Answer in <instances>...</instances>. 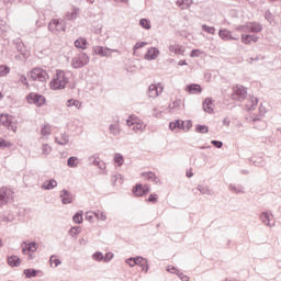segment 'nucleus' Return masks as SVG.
Listing matches in <instances>:
<instances>
[{"instance_id": "27", "label": "nucleus", "mask_w": 281, "mask_h": 281, "mask_svg": "<svg viewBox=\"0 0 281 281\" xmlns=\"http://www.w3.org/2000/svg\"><path fill=\"white\" fill-rule=\"evenodd\" d=\"M109 131L111 135H113L114 137H117L122 133V130L120 128V124H111L109 126Z\"/></svg>"}, {"instance_id": "36", "label": "nucleus", "mask_w": 281, "mask_h": 281, "mask_svg": "<svg viewBox=\"0 0 281 281\" xmlns=\"http://www.w3.org/2000/svg\"><path fill=\"white\" fill-rule=\"evenodd\" d=\"M195 133H201V134H205V133H210V127H207L206 125H195Z\"/></svg>"}, {"instance_id": "44", "label": "nucleus", "mask_w": 281, "mask_h": 281, "mask_svg": "<svg viewBox=\"0 0 281 281\" xmlns=\"http://www.w3.org/2000/svg\"><path fill=\"white\" fill-rule=\"evenodd\" d=\"M241 43H244V45H251V34H243Z\"/></svg>"}, {"instance_id": "50", "label": "nucleus", "mask_w": 281, "mask_h": 281, "mask_svg": "<svg viewBox=\"0 0 281 281\" xmlns=\"http://www.w3.org/2000/svg\"><path fill=\"white\" fill-rule=\"evenodd\" d=\"M157 199H159V195H157L156 193H151V194H149L147 201L149 203H157Z\"/></svg>"}, {"instance_id": "22", "label": "nucleus", "mask_w": 281, "mask_h": 281, "mask_svg": "<svg viewBox=\"0 0 281 281\" xmlns=\"http://www.w3.org/2000/svg\"><path fill=\"white\" fill-rule=\"evenodd\" d=\"M58 186V181L56 179L46 180L41 186L42 190H54Z\"/></svg>"}, {"instance_id": "64", "label": "nucleus", "mask_w": 281, "mask_h": 281, "mask_svg": "<svg viewBox=\"0 0 281 281\" xmlns=\"http://www.w3.org/2000/svg\"><path fill=\"white\" fill-rule=\"evenodd\" d=\"M254 166H260V167H262V166H265V161H257V160H254Z\"/></svg>"}, {"instance_id": "26", "label": "nucleus", "mask_w": 281, "mask_h": 281, "mask_svg": "<svg viewBox=\"0 0 281 281\" xmlns=\"http://www.w3.org/2000/svg\"><path fill=\"white\" fill-rule=\"evenodd\" d=\"M14 221V213L8 212L4 213L2 216H0V222L1 223H12Z\"/></svg>"}, {"instance_id": "40", "label": "nucleus", "mask_w": 281, "mask_h": 281, "mask_svg": "<svg viewBox=\"0 0 281 281\" xmlns=\"http://www.w3.org/2000/svg\"><path fill=\"white\" fill-rule=\"evenodd\" d=\"M203 32H206V34H216V27L214 26H207V24L202 25Z\"/></svg>"}, {"instance_id": "41", "label": "nucleus", "mask_w": 281, "mask_h": 281, "mask_svg": "<svg viewBox=\"0 0 281 281\" xmlns=\"http://www.w3.org/2000/svg\"><path fill=\"white\" fill-rule=\"evenodd\" d=\"M80 232H82V228L80 226H74L69 231V236H71L74 238V236H78V234H80Z\"/></svg>"}, {"instance_id": "33", "label": "nucleus", "mask_w": 281, "mask_h": 281, "mask_svg": "<svg viewBox=\"0 0 281 281\" xmlns=\"http://www.w3.org/2000/svg\"><path fill=\"white\" fill-rule=\"evenodd\" d=\"M249 102L250 103H248L246 105V108L248 111H254L256 109V106H258V98L252 97Z\"/></svg>"}, {"instance_id": "34", "label": "nucleus", "mask_w": 281, "mask_h": 281, "mask_svg": "<svg viewBox=\"0 0 281 281\" xmlns=\"http://www.w3.org/2000/svg\"><path fill=\"white\" fill-rule=\"evenodd\" d=\"M229 190L232 192H235V194H245V191L243 190V187H240V186L231 184Z\"/></svg>"}, {"instance_id": "23", "label": "nucleus", "mask_w": 281, "mask_h": 281, "mask_svg": "<svg viewBox=\"0 0 281 281\" xmlns=\"http://www.w3.org/2000/svg\"><path fill=\"white\" fill-rule=\"evenodd\" d=\"M55 142L59 146H67L69 144V134L63 133L60 137H55Z\"/></svg>"}, {"instance_id": "42", "label": "nucleus", "mask_w": 281, "mask_h": 281, "mask_svg": "<svg viewBox=\"0 0 281 281\" xmlns=\"http://www.w3.org/2000/svg\"><path fill=\"white\" fill-rule=\"evenodd\" d=\"M181 106V100H176L171 104H169V111L172 113L175 110Z\"/></svg>"}, {"instance_id": "55", "label": "nucleus", "mask_w": 281, "mask_h": 281, "mask_svg": "<svg viewBox=\"0 0 281 281\" xmlns=\"http://www.w3.org/2000/svg\"><path fill=\"white\" fill-rule=\"evenodd\" d=\"M211 144L215 146V148H223V142L221 140H211Z\"/></svg>"}, {"instance_id": "58", "label": "nucleus", "mask_w": 281, "mask_h": 281, "mask_svg": "<svg viewBox=\"0 0 281 281\" xmlns=\"http://www.w3.org/2000/svg\"><path fill=\"white\" fill-rule=\"evenodd\" d=\"M199 54H201V50L199 49H193L190 54L191 58H196L199 57Z\"/></svg>"}, {"instance_id": "18", "label": "nucleus", "mask_w": 281, "mask_h": 281, "mask_svg": "<svg viewBox=\"0 0 281 281\" xmlns=\"http://www.w3.org/2000/svg\"><path fill=\"white\" fill-rule=\"evenodd\" d=\"M214 101L212 100V98H206L203 103H202V108L203 111H205V113H214Z\"/></svg>"}, {"instance_id": "43", "label": "nucleus", "mask_w": 281, "mask_h": 281, "mask_svg": "<svg viewBox=\"0 0 281 281\" xmlns=\"http://www.w3.org/2000/svg\"><path fill=\"white\" fill-rule=\"evenodd\" d=\"M114 161L117 164V166H123L124 165V156L122 154H115L114 155Z\"/></svg>"}, {"instance_id": "53", "label": "nucleus", "mask_w": 281, "mask_h": 281, "mask_svg": "<svg viewBox=\"0 0 281 281\" xmlns=\"http://www.w3.org/2000/svg\"><path fill=\"white\" fill-rule=\"evenodd\" d=\"M14 43L16 45L18 52H23V43L21 42V40H15Z\"/></svg>"}, {"instance_id": "29", "label": "nucleus", "mask_w": 281, "mask_h": 281, "mask_svg": "<svg viewBox=\"0 0 281 281\" xmlns=\"http://www.w3.org/2000/svg\"><path fill=\"white\" fill-rule=\"evenodd\" d=\"M12 122V116L8 115V114H1L0 115V124H2V126H10V123Z\"/></svg>"}, {"instance_id": "45", "label": "nucleus", "mask_w": 281, "mask_h": 281, "mask_svg": "<svg viewBox=\"0 0 281 281\" xmlns=\"http://www.w3.org/2000/svg\"><path fill=\"white\" fill-rule=\"evenodd\" d=\"M139 25L140 27H144V30H150V21L147 19H140Z\"/></svg>"}, {"instance_id": "7", "label": "nucleus", "mask_w": 281, "mask_h": 281, "mask_svg": "<svg viewBox=\"0 0 281 281\" xmlns=\"http://www.w3.org/2000/svg\"><path fill=\"white\" fill-rule=\"evenodd\" d=\"M231 98L232 100H237V102H244V100H247V88L240 85L233 87Z\"/></svg>"}, {"instance_id": "51", "label": "nucleus", "mask_w": 281, "mask_h": 281, "mask_svg": "<svg viewBox=\"0 0 281 281\" xmlns=\"http://www.w3.org/2000/svg\"><path fill=\"white\" fill-rule=\"evenodd\" d=\"M19 82H22V85H24L26 88H30V83L27 82V77H25L24 75L20 76Z\"/></svg>"}, {"instance_id": "57", "label": "nucleus", "mask_w": 281, "mask_h": 281, "mask_svg": "<svg viewBox=\"0 0 281 281\" xmlns=\"http://www.w3.org/2000/svg\"><path fill=\"white\" fill-rule=\"evenodd\" d=\"M93 216H95V213H93V212H87L86 213V220L87 221H93Z\"/></svg>"}, {"instance_id": "63", "label": "nucleus", "mask_w": 281, "mask_h": 281, "mask_svg": "<svg viewBox=\"0 0 281 281\" xmlns=\"http://www.w3.org/2000/svg\"><path fill=\"white\" fill-rule=\"evenodd\" d=\"M258 38H260V37L250 34V43H251V42H252V43H258Z\"/></svg>"}, {"instance_id": "4", "label": "nucleus", "mask_w": 281, "mask_h": 281, "mask_svg": "<svg viewBox=\"0 0 281 281\" xmlns=\"http://www.w3.org/2000/svg\"><path fill=\"white\" fill-rule=\"evenodd\" d=\"M263 27L259 22H247L245 25H239L237 31L241 32H250L251 34H260Z\"/></svg>"}, {"instance_id": "19", "label": "nucleus", "mask_w": 281, "mask_h": 281, "mask_svg": "<svg viewBox=\"0 0 281 281\" xmlns=\"http://www.w3.org/2000/svg\"><path fill=\"white\" fill-rule=\"evenodd\" d=\"M169 52L171 54H176L177 56H183V54H186V49L179 44H171L169 46Z\"/></svg>"}, {"instance_id": "21", "label": "nucleus", "mask_w": 281, "mask_h": 281, "mask_svg": "<svg viewBox=\"0 0 281 281\" xmlns=\"http://www.w3.org/2000/svg\"><path fill=\"white\" fill-rule=\"evenodd\" d=\"M159 57V49L150 47L145 54V60H155Z\"/></svg>"}, {"instance_id": "39", "label": "nucleus", "mask_w": 281, "mask_h": 281, "mask_svg": "<svg viewBox=\"0 0 281 281\" xmlns=\"http://www.w3.org/2000/svg\"><path fill=\"white\" fill-rule=\"evenodd\" d=\"M41 134H42L44 137L47 136V135H50V134H52V125L45 124V125L42 127Z\"/></svg>"}, {"instance_id": "11", "label": "nucleus", "mask_w": 281, "mask_h": 281, "mask_svg": "<svg viewBox=\"0 0 281 281\" xmlns=\"http://www.w3.org/2000/svg\"><path fill=\"white\" fill-rule=\"evenodd\" d=\"M261 223H265L268 227H276V220H273V213L266 211L260 214Z\"/></svg>"}, {"instance_id": "59", "label": "nucleus", "mask_w": 281, "mask_h": 281, "mask_svg": "<svg viewBox=\"0 0 281 281\" xmlns=\"http://www.w3.org/2000/svg\"><path fill=\"white\" fill-rule=\"evenodd\" d=\"M7 128L9 131H13L14 133H16V125H14L12 121L10 122V125H7Z\"/></svg>"}, {"instance_id": "6", "label": "nucleus", "mask_w": 281, "mask_h": 281, "mask_svg": "<svg viewBox=\"0 0 281 281\" xmlns=\"http://www.w3.org/2000/svg\"><path fill=\"white\" fill-rule=\"evenodd\" d=\"M85 65H89V55L86 53H79L77 56L72 57L71 67L74 69H82Z\"/></svg>"}, {"instance_id": "10", "label": "nucleus", "mask_w": 281, "mask_h": 281, "mask_svg": "<svg viewBox=\"0 0 281 281\" xmlns=\"http://www.w3.org/2000/svg\"><path fill=\"white\" fill-rule=\"evenodd\" d=\"M132 192L135 194V196H146V194L150 193V186H143L142 183H137L133 188Z\"/></svg>"}, {"instance_id": "28", "label": "nucleus", "mask_w": 281, "mask_h": 281, "mask_svg": "<svg viewBox=\"0 0 281 281\" xmlns=\"http://www.w3.org/2000/svg\"><path fill=\"white\" fill-rule=\"evenodd\" d=\"M87 38L85 37H79L78 40L75 41V47L78 49H85L87 47Z\"/></svg>"}, {"instance_id": "13", "label": "nucleus", "mask_w": 281, "mask_h": 281, "mask_svg": "<svg viewBox=\"0 0 281 281\" xmlns=\"http://www.w3.org/2000/svg\"><path fill=\"white\" fill-rule=\"evenodd\" d=\"M63 205H69L74 203V193L69 192L67 189H63L59 194Z\"/></svg>"}, {"instance_id": "24", "label": "nucleus", "mask_w": 281, "mask_h": 281, "mask_svg": "<svg viewBox=\"0 0 281 281\" xmlns=\"http://www.w3.org/2000/svg\"><path fill=\"white\" fill-rule=\"evenodd\" d=\"M9 267H19V265H21V258H19V256H11V257H8V260H7Z\"/></svg>"}, {"instance_id": "5", "label": "nucleus", "mask_w": 281, "mask_h": 281, "mask_svg": "<svg viewBox=\"0 0 281 281\" xmlns=\"http://www.w3.org/2000/svg\"><path fill=\"white\" fill-rule=\"evenodd\" d=\"M13 201L14 192L12 191V189L2 187L0 189V207H3V205H8V203H12Z\"/></svg>"}, {"instance_id": "8", "label": "nucleus", "mask_w": 281, "mask_h": 281, "mask_svg": "<svg viewBox=\"0 0 281 281\" xmlns=\"http://www.w3.org/2000/svg\"><path fill=\"white\" fill-rule=\"evenodd\" d=\"M66 29H67V26L65 24V20H56V19H54L48 24V30L53 34H58L59 32H65Z\"/></svg>"}, {"instance_id": "12", "label": "nucleus", "mask_w": 281, "mask_h": 281, "mask_svg": "<svg viewBox=\"0 0 281 281\" xmlns=\"http://www.w3.org/2000/svg\"><path fill=\"white\" fill-rule=\"evenodd\" d=\"M161 93H164V87H161V85H150L147 91L148 98H158L159 95H161Z\"/></svg>"}, {"instance_id": "2", "label": "nucleus", "mask_w": 281, "mask_h": 281, "mask_svg": "<svg viewBox=\"0 0 281 281\" xmlns=\"http://www.w3.org/2000/svg\"><path fill=\"white\" fill-rule=\"evenodd\" d=\"M29 77L34 82H47V80H49V75L47 74V70L43 68H33L29 72Z\"/></svg>"}, {"instance_id": "46", "label": "nucleus", "mask_w": 281, "mask_h": 281, "mask_svg": "<svg viewBox=\"0 0 281 281\" xmlns=\"http://www.w3.org/2000/svg\"><path fill=\"white\" fill-rule=\"evenodd\" d=\"M92 258L97 261V262H102V260H104V255H102V252L97 251L92 255Z\"/></svg>"}, {"instance_id": "52", "label": "nucleus", "mask_w": 281, "mask_h": 281, "mask_svg": "<svg viewBox=\"0 0 281 281\" xmlns=\"http://www.w3.org/2000/svg\"><path fill=\"white\" fill-rule=\"evenodd\" d=\"M42 150L43 155H49V153H52V147L48 146L47 144H44Z\"/></svg>"}, {"instance_id": "9", "label": "nucleus", "mask_w": 281, "mask_h": 281, "mask_svg": "<svg viewBox=\"0 0 281 281\" xmlns=\"http://www.w3.org/2000/svg\"><path fill=\"white\" fill-rule=\"evenodd\" d=\"M26 100L27 102H30V104H36V106H43V104H45V98L43 97V94H38L34 92H31L26 97Z\"/></svg>"}, {"instance_id": "60", "label": "nucleus", "mask_w": 281, "mask_h": 281, "mask_svg": "<svg viewBox=\"0 0 281 281\" xmlns=\"http://www.w3.org/2000/svg\"><path fill=\"white\" fill-rule=\"evenodd\" d=\"M120 179V176L114 175L111 177V183L112 186H115L117 183V180Z\"/></svg>"}, {"instance_id": "31", "label": "nucleus", "mask_w": 281, "mask_h": 281, "mask_svg": "<svg viewBox=\"0 0 281 281\" xmlns=\"http://www.w3.org/2000/svg\"><path fill=\"white\" fill-rule=\"evenodd\" d=\"M68 168H78V157L71 156L67 160Z\"/></svg>"}, {"instance_id": "35", "label": "nucleus", "mask_w": 281, "mask_h": 281, "mask_svg": "<svg viewBox=\"0 0 281 281\" xmlns=\"http://www.w3.org/2000/svg\"><path fill=\"white\" fill-rule=\"evenodd\" d=\"M67 106H76V109H80L82 106V103L79 102L76 99H69L66 103Z\"/></svg>"}, {"instance_id": "56", "label": "nucleus", "mask_w": 281, "mask_h": 281, "mask_svg": "<svg viewBox=\"0 0 281 281\" xmlns=\"http://www.w3.org/2000/svg\"><path fill=\"white\" fill-rule=\"evenodd\" d=\"M103 260H104V262H109V261L113 260V254H111V252L105 254V256L103 257Z\"/></svg>"}, {"instance_id": "20", "label": "nucleus", "mask_w": 281, "mask_h": 281, "mask_svg": "<svg viewBox=\"0 0 281 281\" xmlns=\"http://www.w3.org/2000/svg\"><path fill=\"white\" fill-rule=\"evenodd\" d=\"M186 91H188V93L198 95V93L203 91V88H201V85L199 83H190L187 86Z\"/></svg>"}, {"instance_id": "15", "label": "nucleus", "mask_w": 281, "mask_h": 281, "mask_svg": "<svg viewBox=\"0 0 281 281\" xmlns=\"http://www.w3.org/2000/svg\"><path fill=\"white\" fill-rule=\"evenodd\" d=\"M37 247H36V243L32 241L30 244H26V246L22 249V252L26 256H29L30 260H34V256H32V254H34V251H36Z\"/></svg>"}, {"instance_id": "49", "label": "nucleus", "mask_w": 281, "mask_h": 281, "mask_svg": "<svg viewBox=\"0 0 281 281\" xmlns=\"http://www.w3.org/2000/svg\"><path fill=\"white\" fill-rule=\"evenodd\" d=\"M49 262L50 265H55V267H58V265H61L63 261H60V259H56V256L53 255L50 256Z\"/></svg>"}, {"instance_id": "1", "label": "nucleus", "mask_w": 281, "mask_h": 281, "mask_svg": "<svg viewBox=\"0 0 281 281\" xmlns=\"http://www.w3.org/2000/svg\"><path fill=\"white\" fill-rule=\"evenodd\" d=\"M67 82H69V79L66 78L65 71L57 70L56 76L50 81V89H54L55 91L58 89H65V87H67Z\"/></svg>"}, {"instance_id": "37", "label": "nucleus", "mask_w": 281, "mask_h": 281, "mask_svg": "<svg viewBox=\"0 0 281 281\" xmlns=\"http://www.w3.org/2000/svg\"><path fill=\"white\" fill-rule=\"evenodd\" d=\"M8 74H10V67L7 65H0V78H4Z\"/></svg>"}, {"instance_id": "61", "label": "nucleus", "mask_w": 281, "mask_h": 281, "mask_svg": "<svg viewBox=\"0 0 281 281\" xmlns=\"http://www.w3.org/2000/svg\"><path fill=\"white\" fill-rule=\"evenodd\" d=\"M91 159H93L92 160L93 166H98L99 168H102V166H100V161H98V159H95V157H91L90 161H91Z\"/></svg>"}, {"instance_id": "62", "label": "nucleus", "mask_w": 281, "mask_h": 281, "mask_svg": "<svg viewBox=\"0 0 281 281\" xmlns=\"http://www.w3.org/2000/svg\"><path fill=\"white\" fill-rule=\"evenodd\" d=\"M179 278H180V280H182V281H190V278H189L188 276L183 274V273H180V274H179Z\"/></svg>"}, {"instance_id": "48", "label": "nucleus", "mask_w": 281, "mask_h": 281, "mask_svg": "<svg viewBox=\"0 0 281 281\" xmlns=\"http://www.w3.org/2000/svg\"><path fill=\"white\" fill-rule=\"evenodd\" d=\"M146 45H148L147 42H138V43H136V44L134 45V47H133L134 54H135V50H136V49H142V47H146Z\"/></svg>"}, {"instance_id": "32", "label": "nucleus", "mask_w": 281, "mask_h": 281, "mask_svg": "<svg viewBox=\"0 0 281 281\" xmlns=\"http://www.w3.org/2000/svg\"><path fill=\"white\" fill-rule=\"evenodd\" d=\"M38 273H41V271H38L36 269H25L24 270L25 278H36V276H38Z\"/></svg>"}, {"instance_id": "3", "label": "nucleus", "mask_w": 281, "mask_h": 281, "mask_svg": "<svg viewBox=\"0 0 281 281\" xmlns=\"http://www.w3.org/2000/svg\"><path fill=\"white\" fill-rule=\"evenodd\" d=\"M125 262L130 267H135V266L140 267L142 271H145V273H147V271H148V260L142 256L131 257V258L126 259Z\"/></svg>"}, {"instance_id": "54", "label": "nucleus", "mask_w": 281, "mask_h": 281, "mask_svg": "<svg viewBox=\"0 0 281 281\" xmlns=\"http://www.w3.org/2000/svg\"><path fill=\"white\" fill-rule=\"evenodd\" d=\"M12 146L10 143L5 142V139L0 138V148H8Z\"/></svg>"}, {"instance_id": "38", "label": "nucleus", "mask_w": 281, "mask_h": 281, "mask_svg": "<svg viewBox=\"0 0 281 281\" xmlns=\"http://www.w3.org/2000/svg\"><path fill=\"white\" fill-rule=\"evenodd\" d=\"M66 19L68 21H74V19H78V9H74L71 12L66 14Z\"/></svg>"}, {"instance_id": "14", "label": "nucleus", "mask_w": 281, "mask_h": 281, "mask_svg": "<svg viewBox=\"0 0 281 281\" xmlns=\"http://www.w3.org/2000/svg\"><path fill=\"white\" fill-rule=\"evenodd\" d=\"M140 177L146 179V181H151V183H155L156 186H161V180L153 171L142 172Z\"/></svg>"}, {"instance_id": "25", "label": "nucleus", "mask_w": 281, "mask_h": 281, "mask_svg": "<svg viewBox=\"0 0 281 281\" xmlns=\"http://www.w3.org/2000/svg\"><path fill=\"white\" fill-rule=\"evenodd\" d=\"M169 128L170 131H181L183 130V121H180V120H176L175 122H170L169 123Z\"/></svg>"}, {"instance_id": "17", "label": "nucleus", "mask_w": 281, "mask_h": 281, "mask_svg": "<svg viewBox=\"0 0 281 281\" xmlns=\"http://www.w3.org/2000/svg\"><path fill=\"white\" fill-rule=\"evenodd\" d=\"M218 36L222 41H238V37L232 36V32L227 31V29L220 30Z\"/></svg>"}, {"instance_id": "47", "label": "nucleus", "mask_w": 281, "mask_h": 281, "mask_svg": "<svg viewBox=\"0 0 281 281\" xmlns=\"http://www.w3.org/2000/svg\"><path fill=\"white\" fill-rule=\"evenodd\" d=\"M72 221L74 223H77V225H80V223H82V213H76L72 216Z\"/></svg>"}, {"instance_id": "16", "label": "nucleus", "mask_w": 281, "mask_h": 281, "mask_svg": "<svg viewBox=\"0 0 281 281\" xmlns=\"http://www.w3.org/2000/svg\"><path fill=\"white\" fill-rule=\"evenodd\" d=\"M94 54H97L98 56H103L109 58V56H111L112 52H117V49H111V48H104L102 46H95L93 48Z\"/></svg>"}, {"instance_id": "30", "label": "nucleus", "mask_w": 281, "mask_h": 281, "mask_svg": "<svg viewBox=\"0 0 281 281\" xmlns=\"http://www.w3.org/2000/svg\"><path fill=\"white\" fill-rule=\"evenodd\" d=\"M196 190L201 192V194H207L209 196H212L214 194V191L210 189V187H203L201 184L198 186Z\"/></svg>"}]
</instances>
